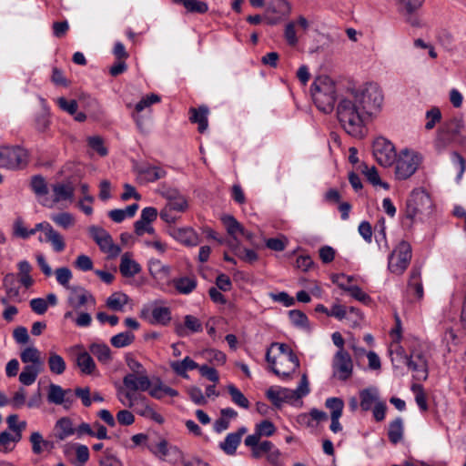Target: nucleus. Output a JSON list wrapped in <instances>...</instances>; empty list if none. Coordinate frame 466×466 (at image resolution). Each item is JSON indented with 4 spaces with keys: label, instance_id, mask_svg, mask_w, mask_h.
<instances>
[{
    "label": "nucleus",
    "instance_id": "f257e3e1",
    "mask_svg": "<svg viewBox=\"0 0 466 466\" xmlns=\"http://www.w3.org/2000/svg\"><path fill=\"white\" fill-rule=\"evenodd\" d=\"M357 100L356 96L347 90L339 100L337 117L347 134L356 138H362L366 133V123L370 118Z\"/></svg>",
    "mask_w": 466,
    "mask_h": 466
},
{
    "label": "nucleus",
    "instance_id": "f03ea898",
    "mask_svg": "<svg viewBox=\"0 0 466 466\" xmlns=\"http://www.w3.org/2000/svg\"><path fill=\"white\" fill-rule=\"evenodd\" d=\"M270 370L282 379L290 378L299 367V360L291 348L285 343L273 342L266 353Z\"/></svg>",
    "mask_w": 466,
    "mask_h": 466
},
{
    "label": "nucleus",
    "instance_id": "7ed1b4c3",
    "mask_svg": "<svg viewBox=\"0 0 466 466\" xmlns=\"http://www.w3.org/2000/svg\"><path fill=\"white\" fill-rule=\"evenodd\" d=\"M464 123L460 117L444 121L436 132L433 147L438 154L444 153L450 147L464 146L466 136L463 134Z\"/></svg>",
    "mask_w": 466,
    "mask_h": 466
},
{
    "label": "nucleus",
    "instance_id": "20e7f679",
    "mask_svg": "<svg viewBox=\"0 0 466 466\" xmlns=\"http://www.w3.org/2000/svg\"><path fill=\"white\" fill-rule=\"evenodd\" d=\"M310 93L316 106L328 114L332 112L336 102V85L328 76H319L315 78Z\"/></svg>",
    "mask_w": 466,
    "mask_h": 466
},
{
    "label": "nucleus",
    "instance_id": "39448f33",
    "mask_svg": "<svg viewBox=\"0 0 466 466\" xmlns=\"http://www.w3.org/2000/svg\"><path fill=\"white\" fill-rule=\"evenodd\" d=\"M349 91L352 96H356L357 102L369 118L380 110L383 103V95L378 85L368 83L359 88L349 89Z\"/></svg>",
    "mask_w": 466,
    "mask_h": 466
},
{
    "label": "nucleus",
    "instance_id": "423d86ee",
    "mask_svg": "<svg viewBox=\"0 0 466 466\" xmlns=\"http://www.w3.org/2000/svg\"><path fill=\"white\" fill-rule=\"evenodd\" d=\"M124 397L127 401L121 397H118L121 403L130 409H133L137 414L144 418L150 419L158 424H162L164 422L163 416L149 405L146 396L137 392L125 391Z\"/></svg>",
    "mask_w": 466,
    "mask_h": 466
},
{
    "label": "nucleus",
    "instance_id": "0eeeda50",
    "mask_svg": "<svg viewBox=\"0 0 466 466\" xmlns=\"http://www.w3.org/2000/svg\"><path fill=\"white\" fill-rule=\"evenodd\" d=\"M432 208L430 195L423 188H415L411 191L406 202L405 218L412 224L417 216L429 214Z\"/></svg>",
    "mask_w": 466,
    "mask_h": 466
},
{
    "label": "nucleus",
    "instance_id": "6e6552de",
    "mask_svg": "<svg viewBox=\"0 0 466 466\" xmlns=\"http://www.w3.org/2000/svg\"><path fill=\"white\" fill-rule=\"evenodd\" d=\"M28 152L19 147H4L0 149V167L16 170L23 169L28 164Z\"/></svg>",
    "mask_w": 466,
    "mask_h": 466
},
{
    "label": "nucleus",
    "instance_id": "1a4fd4ad",
    "mask_svg": "<svg viewBox=\"0 0 466 466\" xmlns=\"http://www.w3.org/2000/svg\"><path fill=\"white\" fill-rule=\"evenodd\" d=\"M400 356L402 362L413 373L415 380H425L428 378V360L426 355L419 350H412L410 354H406L403 350L397 351Z\"/></svg>",
    "mask_w": 466,
    "mask_h": 466
},
{
    "label": "nucleus",
    "instance_id": "9d476101",
    "mask_svg": "<svg viewBox=\"0 0 466 466\" xmlns=\"http://www.w3.org/2000/svg\"><path fill=\"white\" fill-rule=\"evenodd\" d=\"M411 259V246L409 242L402 240L392 250L389 256L388 268L396 275H401Z\"/></svg>",
    "mask_w": 466,
    "mask_h": 466
},
{
    "label": "nucleus",
    "instance_id": "9b49d317",
    "mask_svg": "<svg viewBox=\"0 0 466 466\" xmlns=\"http://www.w3.org/2000/svg\"><path fill=\"white\" fill-rule=\"evenodd\" d=\"M419 154L407 149L401 151L396 157L395 176L398 179L405 180L410 177L418 169L420 163Z\"/></svg>",
    "mask_w": 466,
    "mask_h": 466
},
{
    "label": "nucleus",
    "instance_id": "f8f14e48",
    "mask_svg": "<svg viewBox=\"0 0 466 466\" xmlns=\"http://www.w3.org/2000/svg\"><path fill=\"white\" fill-rule=\"evenodd\" d=\"M332 376L341 381L348 380L353 373V361L346 350H338L332 359Z\"/></svg>",
    "mask_w": 466,
    "mask_h": 466
},
{
    "label": "nucleus",
    "instance_id": "ddd939ff",
    "mask_svg": "<svg viewBox=\"0 0 466 466\" xmlns=\"http://www.w3.org/2000/svg\"><path fill=\"white\" fill-rule=\"evenodd\" d=\"M373 156L382 167H390L397 157L395 147L384 137H378L373 143Z\"/></svg>",
    "mask_w": 466,
    "mask_h": 466
},
{
    "label": "nucleus",
    "instance_id": "4468645a",
    "mask_svg": "<svg viewBox=\"0 0 466 466\" xmlns=\"http://www.w3.org/2000/svg\"><path fill=\"white\" fill-rule=\"evenodd\" d=\"M67 299L68 305L75 310L80 309L86 304L96 305L95 297L81 286H72Z\"/></svg>",
    "mask_w": 466,
    "mask_h": 466
},
{
    "label": "nucleus",
    "instance_id": "2eb2a0df",
    "mask_svg": "<svg viewBox=\"0 0 466 466\" xmlns=\"http://www.w3.org/2000/svg\"><path fill=\"white\" fill-rule=\"evenodd\" d=\"M294 395L293 390L280 386H271L266 391L267 398L277 408H280L284 402L296 400Z\"/></svg>",
    "mask_w": 466,
    "mask_h": 466
},
{
    "label": "nucleus",
    "instance_id": "dca6fc26",
    "mask_svg": "<svg viewBox=\"0 0 466 466\" xmlns=\"http://www.w3.org/2000/svg\"><path fill=\"white\" fill-rule=\"evenodd\" d=\"M123 384L127 391L136 392L137 390L147 391L151 387V381L146 374L137 376L128 373L123 378Z\"/></svg>",
    "mask_w": 466,
    "mask_h": 466
},
{
    "label": "nucleus",
    "instance_id": "f3484780",
    "mask_svg": "<svg viewBox=\"0 0 466 466\" xmlns=\"http://www.w3.org/2000/svg\"><path fill=\"white\" fill-rule=\"evenodd\" d=\"M53 193V203H60L62 201L72 202L75 196V187L72 182H58L51 186Z\"/></svg>",
    "mask_w": 466,
    "mask_h": 466
},
{
    "label": "nucleus",
    "instance_id": "a211bd4d",
    "mask_svg": "<svg viewBox=\"0 0 466 466\" xmlns=\"http://www.w3.org/2000/svg\"><path fill=\"white\" fill-rule=\"evenodd\" d=\"M244 443L251 449V456L254 459H260L262 456L267 455L273 445L270 441H260V439L255 436H247Z\"/></svg>",
    "mask_w": 466,
    "mask_h": 466
},
{
    "label": "nucleus",
    "instance_id": "6ab92c4d",
    "mask_svg": "<svg viewBox=\"0 0 466 466\" xmlns=\"http://www.w3.org/2000/svg\"><path fill=\"white\" fill-rule=\"evenodd\" d=\"M171 236L186 246H197L199 243L198 235L191 228H175Z\"/></svg>",
    "mask_w": 466,
    "mask_h": 466
},
{
    "label": "nucleus",
    "instance_id": "aec40b11",
    "mask_svg": "<svg viewBox=\"0 0 466 466\" xmlns=\"http://www.w3.org/2000/svg\"><path fill=\"white\" fill-rule=\"evenodd\" d=\"M172 284L178 294L188 295L196 289L198 279L195 276H183L174 279Z\"/></svg>",
    "mask_w": 466,
    "mask_h": 466
},
{
    "label": "nucleus",
    "instance_id": "412c9836",
    "mask_svg": "<svg viewBox=\"0 0 466 466\" xmlns=\"http://www.w3.org/2000/svg\"><path fill=\"white\" fill-rule=\"evenodd\" d=\"M209 113L208 107L207 106H200L198 108L190 107L189 108V120L192 123H197L198 125V131L200 133H204L208 127V115Z\"/></svg>",
    "mask_w": 466,
    "mask_h": 466
},
{
    "label": "nucleus",
    "instance_id": "4be33fe9",
    "mask_svg": "<svg viewBox=\"0 0 466 466\" xmlns=\"http://www.w3.org/2000/svg\"><path fill=\"white\" fill-rule=\"evenodd\" d=\"M186 329H188L192 333L201 332L203 329L202 323L195 316L186 315L184 318V326L177 324L176 327V332L178 336L184 337L187 335Z\"/></svg>",
    "mask_w": 466,
    "mask_h": 466
},
{
    "label": "nucleus",
    "instance_id": "5701e85b",
    "mask_svg": "<svg viewBox=\"0 0 466 466\" xmlns=\"http://www.w3.org/2000/svg\"><path fill=\"white\" fill-rule=\"evenodd\" d=\"M65 390L56 384L51 383L48 387L47 400L56 405H63L65 409H70V400H65Z\"/></svg>",
    "mask_w": 466,
    "mask_h": 466
},
{
    "label": "nucleus",
    "instance_id": "b1692460",
    "mask_svg": "<svg viewBox=\"0 0 466 466\" xmlns=\"http://www.w3.org/2000/svg\"><path fill=\"white\" fill-rule=\"evenodd\" d=\"M40 242H47L52 245L53 249L56 252H62L66 248V243L63 236L56 231L53 227L44 236L38 238Z\"/></svg>",
    "mask_w": 466,
    "mask_h": 466
},
{
    "label": "nucleus",
    "instance_id": "393cba45",
    "mask_svg": "<svg viewBox=\"0 0 466 466\" xmlns=\"http://www.w3.org/2000/svg\"><path fill=\"white\" fill-rule=\"evenodd\" d=\"M421 271L420 268H413L410 274V279L408 283V291L419 299L423 297V286L420 280Z\"/></svg>",
    "mask_w": 466,
    "mask_h": 466
},
{
    "label": "nucleus",
    "instance_id": "a878e982",
    "mask_svg": "<svg viewBox=\"0 0 466 466\" xmlns=\"http://www.w3.org/2000/svg\"><path fill=\"white\" fill-rule=\"evenodd\" d=\"M148 270L150 275L158 281L167 280L170 275V268L164 265L159 259H150Z\"/></svg>",
    "mask_w": 466,
    "mask_h": 466
},
{
    "label": "nucleus",
    "instance_id": "bb28decb",
    "mask_svg": "<svg viewBox=\"0 0 466 466\" xmlns=\"http://www.w3.org/2000/svg\"><path fill=\"white\" fill-rule=\"evenodd\" d=\"M119 270L126 278H131L140 272L141 267L135 260L130 258L128 253H125L120 261Z\"/></svg>",
    "mask_w": 466,
    "mask_h": 466
},
{
    "label": "nucleus",
    "instance_id": "cd10ccee",
    "mask_svg": "<svg viewBox=\"0 0 466 466\" xmlns=\"http://www.w3.org/2000/svg\"><path fill=\"white\" fill-rule=\"evenodd\" d=\"M75 433L72 421L69 418L59 419L55 425V437L63 441Z\"/></svg>",
    "mask_w": 466,
    "mask_h": 466
},
{
    "label": "nucleus",
    "instance_id": "c85d7f7f",
    "mask_svg": "<svg viewBox=\"0 0 466 466\" xmlns=\"http://www.w3.org/2000/svg\"><path fill=\"white\" fill-rule=\"evenodd\" d=\"M360 406L362 410H370L373 404L375 405L379 400L378 390L376 388H367L360 391Z\"/></svg>",
    "mask_w": 466,
    "mask_h": 466
},
{
    "label": "nucleus",
    "instance_id": "c756f323",
    "mask_svg": "<svg viewBox=\"0 0 466 466\" xmlns=\"http://www.w3.org/2000/svg\"><path fill=\"white\" fill-rule=\"evenodd\" d=\"M170 367L177 375L182 378H188L187 374V370L199 368L198 364L189 357H186L180 361L171 362Z\"/></svg>",
    "mask_w": 466,
    "mask_h": 466
},
{
    "label": "nucleus",
    "instance_id": "7c9ffc66",
    "mask_svg": "<svg viewBox=\"0 0 466 466\" xmlns=\"http://www.w3.org/2000/svg\"><path fill=\"white\" fill-rule=\"evenodd\" d=\"M171 320V311L167 307H155L151 311L149 323L153 325H167Z\"/></svg>",
    "mask_w": 466,
    "mask_h": 466
},
{
    "label": "nucleus",
    "instance_id": "2f4dec72",
    "mask_svg": "<svg viewBox=\"0 0 466 466\" xmlns=\"http://www.w3.org/2000/svg\"><path fill=\"white\" fill-rule=\"evenodd\" d=\"M20 358L23 363L44 368L41 352L35 347L25 348L20 353Z\"/></svg>",
    "mask_w": 466,
    "mask_h": 466
},
{
    "label": "nucleus",
    "instance_id": "473e14b6",
    "mask_svg": "<svg viewBox=\"0 0 466 466\" xmlns=\"http://www.w3.org/2000/svg\"><path fill=\"white\" fill-rule=\"evenodd\" d=\"M138 174L147 182H155L166 177L167 172L157 166H145L138 169Z\"/></svg>",
    "mask_w": 466,
    "mask_h": 466
},
{
    "label": "nucleus",
    "instance_id": "72a5a7b5",
    "mask_svg": "<svg viewBox=\"0 0 466 466\" xmlns=\"http://www.w3.org/2000/svg\"><path fill=\"white\" fill-rule=\"evenodd\" d=\"M30 442L32 444V451L36 455L41 454L45 450L51 451L54 449V443L44 440L42 434L38 431H35L31 434Z\"/></svg>",
    "mask_w": 466,
    "mask_h": 466
},
{
    "label": "nucleus",
    "instance_id": "f704fd0d",
    "mask_svg": "<svg viewBox=\"0 0 466 466\" xmlns=\"http://www.w3.org/2000/svg\"><path fill=\"white\" fill-rule=\"evenodd\" d=\"M43 367L25 365L19 374V381L25 386L32 385L35 381L38 374L43 371Z\"/></svg>",
    "mask_w": 466,
    "mask_h": 466
},
{
    "label": "nucleus",
    "instance_id": "c9c22d12",
    "mask_svg": "<svg viewBox=\"0 0 466 466\" xmlns=\"http://www.w3.org/2000/svg\"><path fill=\"white\" fill-rule=\"evenodd\" d=\"M76 364L82 373L91 375L96 370V363L91 355L86 352H81L76 357Z\"/></svg>",
    "mask_w": 466,
    "mask_h": 466
},
{
    "label": "nucleus",
    "instance_id": "e433bc0d",
    "mask_svg": "<svg viewBox=\"0 0 466 466\" xmlns=\"http://www.w3.org/2000/svg\"><path fill=\"white\" fill-rule=\"evenodd\" d=\"M89 350L103 364H107L112 360L110 348L106 344L93 343Z\"/></svg>",
    "mask_w": 466,
    "mask_h": 466
},
{
    "label": "nucleus",
    "instance_id": "4c0bfd02",
    "mask_svg": "<svg viewBox=\"0 0 466 466\" xmlns=\"http://www.w3.org/2000/svg\"><path fill=\"white\" fill-rule=\"evenodd\" d=\"M128 302V297L120 292H115L110 295L106 301V307L114 311H123L125 305Z\"/></svg>",
    "mask_w": 466,
    "mask_h": 466
},
{
    "label": "nucleus",
    "instance_id": "58836bf2",
    "mask_svg": "<svg viewBox=\"0 0 466 466\" xmlns=\"http://www.w3.org/2000/svg\"><path fill=\"white\" fill-rule=\"evenodd\" d=\"M50 372L56 375H61L66 369V364L62 356L56 352H50L47 360Z\"/></svg>",
    "mask_w": 466,
    "mask_h": 466
},
{
    "label": "nucleus",
    "instance_id": "ea45409f",
    "mask_svg": "<svg viewBox=\"0 0 466 466\" xmlns=\"http://www.w3.org/2000/svg\"><path fill=\"white\" fill-rule=\"evenodd\" d=\"M22 434H11L5 431L0 432V451L8 452L13 451L15 443L21 440Z\"/></svg>",
    "mask_w": 466,
    "mask_h": 466
},
{
    "label": "nucleus",
    "instance_id": "a19ab883",
    "mask_svg": "<svg viewBox=\"0 0 466 466\" xmlns=\"http://www.w3.org/2000/svg\"><path fill=\"white\" fill-rule=\"evenodd\" d=\"M403 436V421L398 417L389 425L388 437L391 443L397 444Z\"/></svg>",
    "mask_w": 466,
    "mask_h": 466
},
{
    "label": "nucleus",
    "instance_id": "79ce46f5",
    "mask_svg": "<svg viewBox=\"0 0 466 466\" xmlns=\"http://www.w3.org/2000/svg\"><path fill=\"white\" fill-rule=\"evenodd\" d=\"M176 4L182 5L187 12L205 14L208 10L207 3L198 0H174Z\"/></svg>",
    "mask_w": 466,
    "mask_h": 466
},
{
    "label": "nucleus",
    "instance_id": "37998d69",
    "mask_svg": "<svg viewBox=\"0 0 466 466\" xmlns=\"http://www.w3.org/2000/svg\"><path fill=\"white\" fill-rule=\"evenodd\" d=\"M96 244L99 246L103 252L107 253L110 257H116L121 252L120 247L114 244L113 238L109 233L102 239H100Z\"/></svg>",
    "mask_w": 466,
    "mask_h": 466
},
{
    "label": "nucleus",
    "instance_id": "c03bdc74",
    "mask_svg": "<svg viewBox=\"0 0 466 466\" xmlns=\"http://www.w3.org/2000/svg\"><path fill=\"white\" fill-rule=\"evenodd\" d=\"M135 335L131 331L120 332L110 339L113 347L120 349L131 345L135 340Z\"/></svg>",
    "mask_w": 466,
    "mask_h": 466
},
{
    "label": "nucleus",
    "instance_id": "a18cd8bd",
    "mask_svg": "<svg viewBox=\"0 0 466 466\" xmlns=\"http://www.w3.org/2000/svg\"><path fill=\"white\" fill-rule=\"evenodd\" d=\"M240 442L238 435L231 432L226 436L223 442H220L219 447L226 454L232 456L235 455Z\"/></svg>",
    "mask_w": 466,
    "mask_h": 466
},
{
    "label": "nucleus",
    "instance_id": "49530a36",
    "mask_svg": "<svg viewBox=\"0 0 466 466\" xmlns=\"http://www.w3.org/2000/svg\"><path fill=\"white\" fill-rule=\"evenodd\" d=\"M221 221L226 227L228 235L237 240V235L240 233L243 226L231 215L223 216Z\"/></svg>",
    "mask_w": 466,
    "mask_h": 466
},
{
    "label": "nucleus",
    "instance_id": "de8ad7c7",
    "mask_svg": "<svg viewBox=\"0 0 466 466\" xmlns=\"http://www.w3.org/2000/svg\"><path fill=\"white\" fill-rule=\"evenodd\" d=\"M275 431H276V427L273 424V422H271L268 420H264L261 422L256 424L255 432L253 434H250L249 436H255V437L261 439V437H263V436H265V437L272 436L275 433Z\"/></svg>",
    "mask_w": 466,
    "mask_h": 466
},
{
    "label": "nucleus",
    "instance_id": "09e8293b",
    "mask_svg": "<svg viewBox=\"0 0 466 466\" xmlns=\"http://www.w3.org/2000/svg\"><path fill=\"white\" fill-rule=\"evenodd\" d=\"M30 187L37 197L46 196L48 193L47 183L41 175H35L31 177Z\"/></svg>",
    "mask_w": 466,
    "mask_h": 466
},
{
    "label": "nucleus",
    "instance_id": "8fccbe9b",
    "mask_svg": "<svg viewBox=\"0 0 466 466\" xmlns=\"http://www.w3.org/2000/svg\"><path fill=\"white\" fill-rule=\"evenodd\" d=\"M268 11L277 15V18L289 15L290 13L289 3L286 0H272L268 6Z\"/></svg>",
    "mask_w": 466,
    "mask_h": 466
},
{
    "label": "nucleus",
    "instance_id": "3c124183",
    "mask_svg": "<svg viewBox=\"0 0 466 466\" xmlns=\"http://www.w3.org/2000/svg\"><path fill=\"white\" fill-rule=\"evenodd\" d=\"M228 391L231 396L232 401L240 408L248 409L249 401L245 395L233 384L228 386Z\"/></svg>",
    "mask_w": 466,
    "mask_h": 466
},
{
    "label": "nucleus",
    "instance_id": "603ef678",
    "mask_svg": "<svg viewBox=\"0 0 466 466\" xmlns=\"http://www.w3.org/2000/svg\"><path fill=\"white\" fill-rule=\"evenodd\" d=\"M325 406L330 410V418L341 417L344 409L342 399L338 397L328 398Z\"/></svg>",
    "mask_w": 466,
    "mask_h": 466
},
{
    "label": "nucleus",
    "instance_id": "864d4df0",
    "mask_svg": "<svg viewBox=\"0 0 466 466\" xmlns=\"http://www.w3.org/2000/svg\"><path fill=\"white\" fill-rule=\"evenodd\" d=\"M50 218L55 224L65 229L71 228L75 224L74 216L68 212L53 214Z\"/></svg>",
    "mask_w": 466,
    "mask_h": 466
},
{
    "label": "nucleus",
    "instance_id": "5fc2aeb1",
    "mask_svg": "<svg viewBox=\"0 0 466 466\" xmlns=\"http://www.w3.org/2000/svg\"><path fill=\"white\" fill-rule=\"evenodd\" d=\"M234 254L240 258L241 260L248 262V263H254L258 260V256L256 251L253 249H248L246 248H242L238 243L237 246L233 248Z\"/></svg>",
    "mask_w": 466,
    "mask_h": 466
},
{
    "label": "nucleus",
    "instance_id": "6e6d98bb",
    "mask_svg": "<svg viewBox=\"0 0 466 466\" xmlns=\"http://www.w3.org/2000/svg\"><path fill=\"white\" fill-rule=\"evenodd\" d=\"M3 286L9 299L19 298V288L15 286V278L14 274H7L3 280Z\"/></svg>",
    "mask_w": 466,
    "mask_h": 466
},
{
    "label": "nucleus",
    "instance_id": "4d7b16f0",
    "mask_svg": "<svg viewBox=\"0 0 466 466\" xmlns=\"http://www.w3.org/2000/svg\"><path fill=\"white\" fill-rule=\"evenodd\" d=\"M55 274L58 284H60L65 289L70 290L72 286L69 285V282L73 277L72 271L66 267H62L56 268Z\"/></svg>",
    "mask_w": 466,
    "mask_h": 466
},
{
    "label": "nucleus",
    "instance_id": "13d9d810",
    "mask_svg": "<svg viewBox=\"0 0 466 466\" xmlns=\"http://www.w3.org/2000/svg\"><path fill=\"white\" fill-rule=\"evenodd\" d=\"M289 318L291 323L298 328H308L309 319L307 315L299 309H292L289 311Z\"/></svg>",
    "mask_w": 466,
    "mask_h": 466
},
{
    "label": "nucleus",
    "instance_id": "bf43d9fd",
    "mask_svg": "<svg viewBox=\"0 0 466 466\" xmlns=\"http://www.w3.org/2000/svg\"><path fill=\"white\" fill-rule=\"evenodd\" d=\"M344 291L348 292L353 299L368 305L371 302V298L365 293L359 286L353 285L345 287Z\"/></svg>",
    "mask_w": 466,
    "mask_h": 466
},
{
    "label": "nucleus",
    "instance_id": "052dcab7",
    "mask_svg": "<svg viewBox=\"0 0 466 466\" xmlns=\"http://www.w3.org/2000/svg\"><path fill=\"white\" fill-rule=\"evenodd\" d=\"M411 390L415 394V401L419 408L422 411H426L428 410V403L426 394L424 392L423 387L420 384H413L411 386Z\"/></svg>",
    "mask_w": 466,
    "mask_h": 466
},
{
    "label": "nucleus",
    "instance_id": "680f3d73",
    "mask_svg": "<svg viewBox=\"0 0 466 466\" xmlns=\"http://www.w3.org/2000/svg\"><path fill=\"white\" fill-rule=\"evenodd\" d=\"M368 181L373 186H381L385 189H389L388 183L381 182L380 177L378 174V171L375 167L369 168L365 166V170H363Z\"/></svg>",
    "mask_w": 466,
    "mask_h": 466
},
{
    "label": "nucleus",
    "instance_id": "e2e57ef3",
    "mask_svg": "<svg viewBox=\"0 0 466 466\" xmlns=\"http://www.w3.org/2000/svg\"><path fill=\"white\" fill-rule=\"evenodd\" d=\"M56 104L63 111L68 113L69 115H75L77 112L78 105L75 99L67 100L66 98L61 96L56 98Z\"/></svg>",
    "mask_w": 466,
    "mask_h": 466
},
{
    "label": "nucleus",
    "instance_id": "0e129e2a",
    "mask_svg": "<svg viewBox=\"0 0 466 466\" xmlns=\"http://www.w3.org/2000/svg\"><path fill=\"white\" fill-rule=\"evenodd\" d=\"M426 118L428 119V121L425 125V128L427 130H431L435 127V125L438 122L441 121V112L438 107L434 106L426 112Z\"/></svg>",
    "mask_w": 466,
    "mask_h": 466
},
{
    "label": "nucleus",
    "instance_id": "69168bd1",
    "mask_svg": "<svg viewBox=\"0 0 466 466\" xmlns=\"http://www.w3.org/2000/svg\"><path fill=\"white\" fill-rule=\"evenodd\" d=\"M76 466H84L89 460V450L87 446L83 444H77L76 447Z\"/></svg>",
    "mask_w": 466,
    "mask_h": 466
},
{
    "label": "nucleus",
    "instance_id": "338daca9",
    "mask_svg": "<svg viewBox=\"0 0 466 466\" xmlns=\"http://www.w3.org/2000/svg\"><path fill=\"white\" fill-rule=\"evenodd\" d=\"M190 400L197 405H205L207 403L206 397L202 390L198 387H190L187 390Z\"/></svg>",
    "mask_w": 466,
    "mask_h": 466
},
{
    "label": "nucleus",
    "instance_id": "774afa93",
    "mask_svg": "<svg viewBox=\"0 0 466 466\" xmlns=\"http://www.w3.org/2000/svg\"><path fill=\"white\" fill-rule=\"evenodd\" d=\"M98 464L99 466H123L122 461L116 455L110 453H106L100 458Z\"/></svg>",
    "mask_w": 466,
    "mask_h": 466
}]
</instances>
